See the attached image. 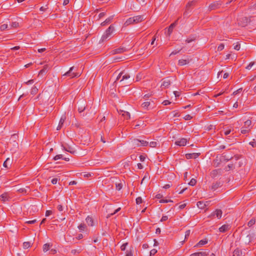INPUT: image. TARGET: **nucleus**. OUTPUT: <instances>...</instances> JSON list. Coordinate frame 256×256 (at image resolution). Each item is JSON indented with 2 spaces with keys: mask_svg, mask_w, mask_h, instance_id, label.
Here are the masks:
<instances>
[{
  "mask_svg": "<svg viewBox=\"0 0 256 256\" xmlns=\"http://www.w3.org/2000/svg\"><path fill=\"white\" fill-rule=\"evenodd\" d=\"M242 254V250L237 248L233 252V256H240Z\"/></svg>",
  "mask_w": 256,
  "mask_h": 256,
  "instance_id": "24",
  "label": "nucleus"
},
{
  "mask_svg": "<svg viewBox=\"0 0 256 256\" xmlns=\"http://www.w3.org/2000/svg\"><path fill=\"white\" fill-rule=\"evenodd\" d=\"M134 142L135 144V145H136L138 146H139V142H140L141 145L142 146H146L148 144V142L146 140H140L138 139H134Z\"/></svg>",
  "mask_w": 256,
  "mask_h": 256,
  "instance_id": "11",
  "label": "nucleus"
},
{
  "mask_svg": "<svg viewBox=\"0 0 256 256\" xmlns=\"http://www.w3.org/2000/svg\"><path fill=\"white\" fill-rule=\"evenodd\" d=\"M146 126V124L144 123V122H142L140 123L136 124L134 126V128H140V126H142V128H144Z\"/></svg>",
  "mask_w": 256,
  "mask_h": 256,
  "instance_id": "32",
  "label": "nucleus"
},
{
  "mask_svg": "<svg viewBox=\"0 0 256 256\" xmlns=\"http://www.w3.org/2000/svg\"><path fill=\"white\" fill-rule=\"evenodd\" d=\"M256 222V220L254 218L251 219L248 223V226L249 227L252 226Z\"/></svg>",
  "mask_w": 256,
  "mask_h": 256,
  "instance_id": "35",
  "label": "nucleus"
},
{
  "mask_svg": "<svg viewBox=\"0 0 256 256\" xmlns=\"http://www.w3.org/2000/svg\"><path fill=\"white\" fill-rule=\"evenodd\" d=\"M66 119V116L65 115L62 116L61 117V118L60 119L58 125L57 127V128H56L57 130H60L61 129Z\"/></svg>",
  "mask_w": 256,
  "mask_h": 256,
  "instance_id": "13",
  "label": "nucleus"
},
{
  "mask_svg": "<svg viewBox=\"0 0 256 256\" xmlns=\"http://www.w3.org/2000/svg\"><path fill=\"white\" fill-rule=\"evenodd\" d=\"M122 182L120 183H116V190L118 191H120L121 190L122 187Z\"/></svg>",
  "mask_w": 256,
  "mask_h": 256,
  "instance_id": "31",
  "label": "nucleus"
},
{
  "mask_svg": "<svg viewBox=\"0 0 256 256\" xmlns=\"http://www.w3.org/2000/svg\"><path fill=\"white\" fill-rule=\"evenodd\" d=\"M157 252V250L156 249H152L150 251V256H154Z\"/></svg>",
  "mask_w": 256,
  "mask_h": 256,
  "instance_id": "55",
  "label": "nucleus"
},
{
  "mask_svg": "<svg viewBox=\"0 0 256 256\" xmlns=\"http://www.w3.org/2000/svg\"><path fill=\"white\" fill-rule=\"evenodd\" d=\"M174 26H175V24L174 23H173V24H171L169 26V27L168 28V35H170L172 34V32L174 28Z\"/></svg>",
  "mask_w": 256,
  "mask_h": 256,
  "instance_id": "27",
  "label": "nucleus"
},
{
  "mask_svg": "<svg viewBox=\"0 0 256 256\" xmlns=\"http://www.w3.org/2000/svg\"><path fill=\"white\" fill-rule=\"evenodd\" d=\"M190 62L189 60H184V59H181L178 60V65L180 66H184L185 64H188Z\"/></svg>",
  "mask_w": 256,
  "mask_h": 256,
  "instance_id": "19",
  "label": "nucleus"
},
{
  "mask_svg": "<svg viewBox=\"0 0 256 256\" xmlns=\"http://www.w3.org/2000/svg\"><path fill=\"white\" fill-rule=\"evenodd\" d=\"M207 242H208L207 240H200L198 242V243L197 244V245H198H198H200V246H202V245H204V244H207Z\"/></svg>",
  "mask_w": 256,
  "mask_h": 256,
  "instance_id": "41",
  "label": "nucleus"
},
{
  "mask_svg": "<svg viewBox=\"0 0 256 256\" xmlns=\"http://www.w3.org/2000/svg\"><path fill=\"white\" fill-rule=\"evenodd\" d=\"M221 186L220 182H216V184H214L212 186V188L213 190H216L218 188Z\"/></svg>",
  "mask_w": 256,
  "mask_h": 256,
  "instance_id": "28",
  "label": "nucleus"
},
{
  "mask_svg": "<svg viewBox=\"0 0 256 256\" xmlns=\"http://www.w3.org/2000/svg\"><path fill=\"white\" fill-rule=\"evenodd\" d=\"M48 64H45L42 69L38 72V76L42 78L43 76L46 74L48 70Z\"/></svg>",
  "mask_w": 256,
  "mask_h": 256,
  "instance_id": "7",
  "label": "nucleus"
},
{
  "mask_svg": "<svg viewBox=\"0 0 256 256\" xmlns=\"http://www.w3.org/2000/svg\"><path fill=\"white\" fill-rule=\"evenodd\" d=\"M168 202H172V200H168V199H161L160 200V203H168Z\"/></svg>",
  "mask_w": 256,
  "mask_h": 256,
  "instance_id": "42",
  "label": "nucleus"
},
{
  "mask_svg": "<svg viewBox=\"0 0 256 256\" xmlns=\"http://www.w3.org/2000/svg\"><path fill=\"white\" fill-rule=\"evenodd\" d=\"M187 142V139L184 138H180V140H176L175 142V144L178 146H184L186 145Z\"/></svg>",
  "mask_w": 256,
  "mask_h": 256,
  "instance_id": "10",
  "label": "nucleus"
},
{
  "mask_svg": "<svg viewBox=\"0 0 256 256\" xmlns=\"http://www.w3.org/2000/svg\"><path fill=\"white\" fill-rule=\"evenodd\" d=\"M196 180L194 178H192L190 181L188 182V184L191 186H194L196 184Z\"/></svg>",
  "mask_w": 256,
  "mask_h": 256,
  "instance_id": "40",
  "label": "nucleus"
},
{
  "mask_svg": "<svg viewBox=\"0 0 256 256\" xmlns=\"http://www.w3.org/2000/svg\"><path fill=\"white\" fill-rule=\"evenodd\" d=\"M60 158H62V159L63 158L62 154H58V155L56 156L54 158V160H58Z\"/></svg>",
  "mask_w": 256,
  "mask_h": 256,
  "instance_id": "45",
  "label": "nucleus"
},
{
  "mask_svg": "<svg viewBox=\"0 0 256 256\" xmlns=\"http://www.w3.org/2000/svg\"><path fill=\"white\" fill-rule=\"evenodd\" d=\"M218 5V4H216V3L211 4L209 6V8L210 10H214V9H216L217 8Z\"/></svg>",
  "mask_w": 256,
  "mask_h": 256,
  "instance_id": "34",
  "label": "nucleus"
},
{
  "mask_svg": "<svg viewBox=\"0 0 256 256\" xmlns=\"http://www.w3.org/2000/svg\"><path fill=\"white\" fill-rule=\"evenodd\" d=\"M8 28V25L7 24H3L0 26V28L1 30H6Z\"/></svg>",
  "mask_w": 256,
  "mask_h": 256,
  "instance_id": "48",
  "label": "nucleus"
},
{
  "mask_svg": "<svg viewBox=\"0 0 256 256\" xmlns=\"http://www.w3.org/2000/svg\"><path fill=\"white\" fill-rule=\"evenodd\" d=\"M254 64V62H250L249 64L246 67V68L248 70H250Z\"/></svg>",
  "mask_w": 256,
  "mask_h": 256,
  "instance_id": "60",
  "label": "nucleus"
},
{
  "mask_svg": "<svg viewBox=\"0 0 256 256\" xmlns=\"http://www.w3.org/2000/svg\"><path fill=\"white\" fill-rule=\"evenodd\" d=\"M78 104V111L80 113L84 111L86 108V102L82 100Z\"/></svg>",
  "mask_w": 256,
  "mask_h": 256,
  "instance_id": "8",
  "label": "nucleus"
},
{
  "mask_svg": "<svg viewBox=\"0 0 256 256\" xmlns=\"http://www.w3.org/2000/svg\"><path fill=\"white\" fill-rule=\"evenodd\" d=\"M18 26H19L18 22H12L10 24L11 28H16Z\"/></svg>",
  "mask_w": 256,
  "mask_h": 256,
  "instance_id": "38",
  "label": "nucleus"
},
{
  "mask_svg": "<svg viewBox=\"0 0 256 256\" xmlns=\"http://www.w3.org/2000/svg\"><path fill=\"white\" fill-rule=\"evenodd\" d=\"M170 84V81L169 80H164L162 84V86H164V88H168Z\"/></svg>",
  "mask_w": 256,
  "mask_h": 256,
  "instance_id": "29",
  "label": "nucleus"
},
{
  "mask_svg": "<svg viewBox=\"0 0 256 256\" xmlns=\"http://www.w3.org/2000/svg\"><path fill=\"white\" fill-rule=\"evenodd\" d=\"M198 0H192L188 2L186 6L185 11L184 12V17H188L190 16L192 12V8L196 6Z\"/></svg>",
  "mask_w": 256,
  "mask_h": 256,
  "instance_id": "2",
  "label": "nucleus"
},
{
  "mask_svg": "<svg viewBox=\"0 0 256 256\" xmlns=\"http://www.w3.org/2000/svg\"><path fill=\"white\" fill-rule=\"evenodd\" d=\"M182 48H180L178 50H174L173 52H172V53L170 54V56L171 55H175L176 54H177L178 53L182 50Z\"/></svg>",
  "mask_w": 256,
  "mask_h": 256,
  "instance_id": "57",
  "label": "nucleus"
},
{
  "mask_svg": "<svg viewBox=\"0 0 256 256\" xmlns=\"http://www.w3.org/2000/svg\"><path fill=\"white\" fill-rule=\"evenodd\" d=\"M157 142H151L150 143V146L152 148H155L156 146Z\"/></svg>",
  "mask_w": 256,
  "mask_h": 256,
  "instance_id": "50",
  "label": "nucleus"
},
{
  "mask_svg": "<svg viewBox=\"0 0 256 256\" xmlns=\"http://www.w3.org/2000/svg\"><path fill=\"white\" fill-rule=\"evenodd\" d=\"M86 223L89 226H93L94 222H93V219L92 218V217H90V216H87V218L86 219Z\"/></svg>",
  "mask_w": 256,
  "mask_h": 256,
  "instance_id": "23",
  "label": "nucleus"
},
{
  "mask_svg": "<svg viewBox=\"0 0 256 256\" xmlns=\"http://www.w3.org/2000/svg\"><path fill=\"white\" fill-rule=\"evenodd\" d=\"M200 153L186 154V158L187 159L196 158L200 156Z\"/></svg>",
  "mask_w": 256,
  "mask_h": 256,
  "instance_id": "12",
  "label": "nucleus"
},
{
  "mask_svg": "<svg viewBox=\"0 0 256 256\" xmlns=\"http://www.w3.org/2000/svg\"><path fill=\"white\" fill-rule=\"evenodd\" d=\"M221 161V160L218 159V157L216 156L213 161L214 166L216 168L218 167L220 165Z\"/></svg>",
  "mask_w": 256,
  "mask_h": 256,
  "instance_id": "20",
  "label": "nucleus"
},
{
  "mask_svg": "<svg viewBox=\"0 0 256 256\" xmlns=\"http://www.w3.org/2000/svg\"><path fill=\"white\" fill-rule=\"evenodd\" d=\"M127 245H128V243L127 242L122 244L121 246H120L121 250H122V251L124 250H126V246Z\"/></svg>",
  "mask_w": 256,
  "mask_h": 256,
  "instance_id": "52",
  "label": "nucleus"
},
{
  "mask_svg": "<svg viewBox=\"0 0 256 256\" xmlns=\"http://www.w3.org/2000/svg\"><path fill=\"white\" fill-rule=\"evenodd\" d=\"M64 149L65 150L68 152L70 153L74 152L72 150V149L70 147H68V148H66V147H64Z\"/></svg>",
  "mask_w": 256,
  "mask_h": 256,
  "instance_id": "56",
  "label": "nucleus"
},
{
  "mask_svg": "<svg viewBox=\"0 0 256 256\" xmlns=\"http://www.w3.org/2000/svg\"><path fill=\"white\" fill-rule=\"evenodd\" d=\"M250 128L248 127L243 126L241 128V133L242 134H246L249 132Z\"/></svg>",
  "mask_w": 256,
  "mask_h": 256,
  "instance_id": "26",
  "label": "nucleus"
},
{
  "mask_svg": "<svg viewBox=\"0 0 256 256\" xmlns=\"http://www.w3.org/2000/svg\"><path fill=\"white\" fill-rule=\"evenodd\" d=\"M144 20L143 16H136L128 18L124 24V26H127L130 24H136Z\"/></svg>",
  "mask_w": 256,
  "mask_h": 256,
  "instance_id": "1",
  "label": "nucleus"
},
{
  "mask_svg": "<svg viewBox=\"0 0 256 256\" xmlns=\"http://www.w3.org/2000/svg\"><path fill=\"white\" fill-rule=\"evenodd\" d=\"M168 219V216H162V218L160 220V222H162L166 221Z\"/></svg>",
  "mask_w": 256,
  "mask_h": 256,
  "instance_id": "61",
  "label": "nucleus"
},
{
  "mask_svg": "<svg viewBox=\"0 0 256 256\" xmlns=\"http://www.w3.org/2000/svg\"><path fill=\"white\" fill-rule=\"evenodd\" d=\"M196 205L200 209H204L206 206V204L202 201L198 202Z\"/></svg>",
  "mask_w": 256,
  "mask_h": 256,
  "instance_id": "25",
  "label": "nucleus"
},
{
  "mask_svg": "<svg viewBox=\"0 0 256 256\" xmlns=\"http://www.w3.org/2000/svg\"><path fill=\"white\" fill-rule=\"evenodd\" d=\"M122 116L126 120H129L130 118V114L128 112L122 110Z\"/></svg>",
  "mask_w": 256,
  "mask_h": 256,
  "instance_id": "22",
  "label": "nucleus"
},
{
  "mask_svg": "<svg viewBox=\"0 0 256 256\" xmlns=\"http://www.w3.org/2000/svg\"><path fill=\"white\" fill-rule=\"evenodd\" d=\"M136 203L137 204H140L142 202V200L141 197H138L136 200Z\"/></svg>",
  "mask_w": 256,
  "mask_h": 256,
  "instance_id": "44",
  "label": "nucleus"
},
{
  "mask_svg": "<svg viewBox=\"0 0 256 256\" xmlns=\"http://www.w3.org/2000/svg\"><path fill=\"white\" fill-rule=\"evenodd\" d=\"M52 244L47 243V244H44L43 246V251L44 252H46L48 251L52 248Z\"/></svg>",
  "mask_w": 256,
  "mask_h": 256,
  "instance_id": "17",
  "label": "nucleus"
},
{
  "mask_svg": "<svg viewBox=\"0 0 256 256\" xmlns=\"http://www.w3.org/2000/svg\"><path fill=\"white\" fill-rule=\"evenodd\" d=\"M23 247L24 249H27L30 247V242H24L23 243Z\"/></svg>",
  "mask_w": 256,
  "mask_h": 256,
  "instance_id": "33",
  "label": "nucleus"
},
{
  "mask_svg": "<svg viewBox=\"0 0 256 256\" xmlns=\"http://www.w3.org/2000/svg\"><path fill=\"white\" fill-rule=\"evenodd\" d=\"M57 208L60 212H62L64 210L63 206L61 204L58 205Z\"/></svg>",
  "mask_w": 256,
  "mask_h": 256,
  "instance_id": "62",
  "label": "nucleus"
},
{
  "mask_svg": "<svg viewBox=\"0 0 256 256\" xmlns=\"http://www.w3.org/2000/svg\"><path fill=\"white\" fill-rule=\"evenodd\" d=\"M126 50V49L124 48H120L114 49L112 51V54H121Z\"/></svg>",
  "mask_w": 256,
  "mask_h": 256,
  "instance_id": "14",
  "label": "nucleus"
},
{
  "mask_svg": "<svg viewBox=\"0 0 256 256\" xmlns=\"http://www.w3.org/2000/svg\"><path fill=\"white\" fill-rule=\"evenodd\" d=\"M216 216L218 218V219H220L222 216V210L220 209H216L215 211Z\"/></svg>",
  "mask_w": 256,
  "mask_h": 256,
  "instance_id": "21",
  "label": "nucleus"
},
{
  "mask_svg": "<svg viewBox=\"0 0 256 256\" xmlns=\"http://www.w3.org/2000/svg\"><path fill=\"white\" fill-rule=\"evenodd\" d=\"M150 104V102H143L142 104V108L146 109V108H148V107Z\"/></svg>",
  "mask_w": 256,
  "mask_h": 256,
  "instance_id": "36",
  "label": "nucleus"
},
{
  "mask_svg": "<svg viewBox=\"0 0 256 256\" xmlns=\"http://www.w3.org/2000/svg\"><path fill=\"white\" fill-rule=\"evenodd\" d=\"M114 30V27L113 25H110L108 28L106 30L104 34L101 38L100 41L104 42L109 39Z\"/></svg>",
  "mask_w": 256,
  "mask_h": 256,
  "instance_id": "3",
  "label": "nucleus"
},
{
  "mask_svg": "<svg viewBox=\"0 0 256 256\" xmlns=\"http://www.w3.org/2000/svg\"><path fill=\"white\" fill-rule=\"evenodd\" d=\"M74 66L71 67L70 70L62 75V76H68L70 78H78L80 76L81 74L76 72Z\"/></svg>",
  "mask_w": 256,
  "mask_h": 256,
  "instance_id": "4",
  "label": "nucleus"
},
{
  "mask_svg": "<svg viewBox=\"0 0 256 256\" xmlns=\"http://www.w3.org/2000/svg\"><path fill=\"white\" fill-rule=\"evenodd\" d=\"M224 48V44H220L218 46V51H221V50H222Z\"/></svg>",
  "mask_w": 256,
  "mask_h": 256,
  "instance_id": "49",
  "label": "nucleus"
},
{
  "mask_svg": "<svg viewBox=\"0 0 256 256\" xmlns=\"http://www.w3.org/2000/svg\"><path fill=\"white\" fill-rule=\"evenodd\" d=\"M220 172V169L214 170L210 172L212 178L216 177Z\"/></svg>",
  "mask_w": 256,
  "mask_h": 256,
  "instance_id": "18",
  "label": "nucleus"
},
{
  "mask_svg": "<svg viewBox=\"0 0 256 256\" xmlns=\"http://www.w3.org/2000/svg\"><path fill=\"white\" fill-rule=\"evenodd\" d=\"M113 17L114 16H112L107 18L104 22L101 23V26H104L106 24L110 23L113 19Z\"/></svg>",
  "mask_w": 256,
  "mask_h": 256,
  "instance_id": "16",
  "label": "nucleus"
},
{
  "mask_svg": "<svg viewBox=\"0 0 256 256\" xmlns=\"http://www.w3.org/2000/svg\"><path fill=\"white\" fill-rule=\"evenodd\" d=\"M10 162V159L9 158H6V160L4 162L3 166L4 167L6 168H8V163Z\"/></svg>",
  "mask_w": 256,
  "mask_h": 256,
  "instance_id": "47",
  "label": "nucleus"
},
{
  "mask_svg": "<svg viewBox=\"0 0 256 256\" xmlns=\"http://www.w3.org/2000/svg\"><path fill=\"white\" fill-rule=\"evenodd\" d=\"M250 22V20L246 17H243L238 20V24L242 26H245Z\"/></svg>",
  "mask_w": 256,
  "mask_h": 256,
  "instance_id": "5",
  "label": "nucleus"
},
{
  "mask_svg": "<svg viewBox=\"0 0 256 256\" xmlns=\"http://www.w3.org/2000/svg\"><path fill=\"white\" fill-rule=\"evenodd\" d=\"M164 106H167L170 104V102L168 100H164L162 103Z\"/></svg>",
  "mask_w": 256,
  "mask_h": 256,
  "instance_id": "63",
  "label": "nucleus"
},
{
  "mask_svg": "<svg viewBox=\"0 0 256 256\" xmlns=\"http://www.w3.org/2000/svg\"><path fill=\"white\" fill-rule=\"evenodd\" d=\"M51 182L52 184H55L58 182V178H54L52 180Z\"/></svg>",
  "mask_w": 256,
  "mask_h": 256,
  "instance_id": "64",
  "label": "nucleus"
},
{
  "mask_svg": "<svg viewBox=\"0 0 256 256\" xmlns=\"http://www.w3.org/2000/svg\"><path fill=\"white\" fill-rule=\"evenodd\" d=\"M195 40V38H188L186 40V43H190L193 41H194Z\"/></svg>",
  "mask_w": 256,
  "mask_h": 256,
  "instance_id": "53",
  "label": "nucleus"
},
{
  "mask_svg": "<svg viewBox=\"0 0 256 256\" xmlns=\"http://www.w3.org/2000/svg\"><path fill=\"white\" fill-rule=\"evenodd\" d=\"M232 132V128H228V129H227V130H226L224 132V134L225 136H228V134H229L230 132Z\"/></svg>",
  "mask_w": 256,
  "mask_h": 256,
  "instance_id": "51",
  "label": "nucleus"
},
{
  "mask_svg": "<svg viewBox=\"0 0 256 256\" xmlns=\"http://www.w3.org/2000/svg\"><path fill=\"white\" fill-rule=\"evenodd\" d=\"M124 71H122V72H120L118 75V76L117 78H116V80H121V78H122V76L124 74Z\"/></svg>",
  "mask_w": 256,
  "mask_h": 256,
  "instance_id": "46",
  "label": "nucleus"
},
{
  "mask_svg": "<svg viewBox=\"0 0 256 256\" xmlns=\"http://www.w3.org/2000/svg\"><path fill=\"white\" fill-rule=\"evenodd\" d=\"M46 50L45 48H37L36 47H34V48H33V56H36L40 57L41 56V55L40 54H42V52H44Z\"/></svg>",
  "mask_w": 256,
  "mask_h": 256,
  "instance_id": "6",
  "label": "nucleus"
},
{
  "mask_svg": "<svg viewBox=\"0 0 256 256\" xmlns=\"http://www.w3.org/2000/svg\"><path fill=\"white\" fill-rule=\"evenodd\" d=\"M251 124H252L251 120H246L244 122V126L248 127V128H249V127L251 125Z\"/></svg>",
  "mask_w": 256,
  "mask_h": 256,
  "instance_id": "37",
  "label": "nucleus"
},
{
  "mask_svg": "<svg viewBox=\"0 0 256 256\" xmlns=\"http://www.w3.org/2000/svg\"><path fill=\"white\" fill-rule=\"evenodd\" d=\"M199 254H200V256H208V253L206 251L199 252Z\"/></svg>",
  "mask_w": 256,
  "mask_h": 256,
  "instance_id": "54",
  "label": "nucleus"
},
{
  "mask_svg": "<svg viewBox=\"0 0 256 256\" xmlns=\"http://www.w3.org/2000/svg\"><path fill=\"white\" fill-rule=\"evenodd\" d=\"M240 46L238 42H237L236 44L234 46V49L238 50L240 49Z\"/></svg>",
  "mask_w": 256,
  "mask_h": 256,
  "instance_id": "58",
  "label": "nucleus"
},
{
  "mask_svg": "<svg viewBox=\"0 0 256 256\" xmlns=\"http://www.w3.org/2000/svg\"><path fill=\"white\" fill-rule=\"evenodd\" d=\"M57 252V250L56 249L54 248H50V254H56Z\"/></svg>",
  "mask_w": 256,
  "mask_h": 256,
  "instance_id": "59",
  "label": "nucleus"
},
{
  "mask_svg": "<svg viewBox=\"0 0 256 256\" xmlns=\"http://www.w3.org/2000/svg\"><path fill=\"white\" fill-rule=\"evenodd\" d=\"M11 198L9 193H3L0 196V200L3 202L9 201Z\"/></svg>",
  "mask_w": 256,
  "mask_h": 256,
  "instance_id": "9",
  "label": "nucleus"
},
{
  "mask_svg": "<svg viewBox=\"0 0 256 256\" xmlns=\"http://www.w3.org/2000/svg\"><path fill=\"white\" fill-rule=\"evenodd\" d=\"M230 228L228 224H224L219 228V230L221 232H224Z\"/></svg>",
  "mask_w": 256,
  "mask_h": 256,
  "instance_id": "15",
  "label": "nucleus"
},
{
  "mask_svg": "<svg viewBox=\"0 0 256 256\" xmlns=\"http://www.w3.org/2000/svg\"><path fill=\"white\" fill-rule=\"evenodd\" d=\"M130 78V76L129 74L127 73H124V74L122 76V78L120 80V82L124 80H128Z\"/></svg>",
  "mask_w": 256,
  "mask_h": 256,
  "instance_id": "30",
  "label": "nucleus"
},
{
  "mask_svg": "<svg viewBox=\"0 0 256 256\" xmlns=\"http://www.w3.org/2000/svg\"><path fill=\"white\" fill-rule=\"evenodd\" d=\"M85 224H80L78 226L79 230H80V231H84V229H85Z\"/></svg>",
  "mask_w": 256,
  "mask_h": 256,
  "instance_id": "43",
  "label": "nucleus"
},
{
  "mask_svg": "<svg viewBox=\"0 0 256 256\" xmlns=\"http://www.w3.org/2000/svg\"><path fill=\"white\" fill-rule=\"evenodd\" d=\"M234 168V164H229L225 168L226 171H228Z\"/></svg>",
  "mask_w": 256,
  "mask_h": 256,
  "instance_id": "39",
  "label": "nucleus"
}]
</instances>
